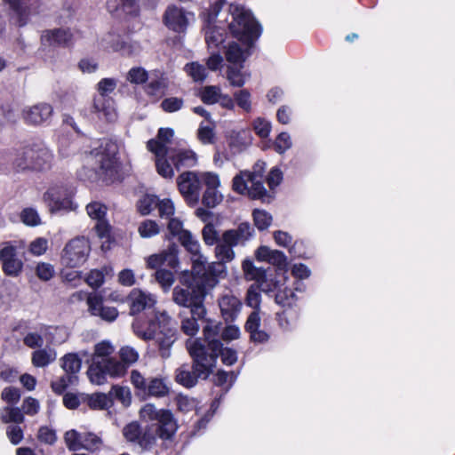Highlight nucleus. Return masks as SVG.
Segmentation results:
<instances>
[{
  "label": "nucleus",
  "instance_id": "864d4df0",
  "mask_svg": "<svg viewBox=\"0 0 455 455\" xmlns=\"http://www.w3.org/2000/svg\"><path fill=\"white\" fill-rule=\"evenodd\" d=\"M110 396L119 400L124 405L128 406L132 401L130 388L127 387L113 386L109 391Z\"/></svg>",
  "mask_w": 455,
  "mask_h": 455
},
{
  "label": "nucleus",
  "instance_id": "052dcab7",
  "mask_svg": "<svg viewBox=\"0 0 455 455\" xmlns=\"http://www.w3.org/2000/svg\"><path fill=\"white\" fill-rule=\"evenodd\" d=\"M88 215L98 220L105 219L107 213V207L100 202H92L86 206Z\"/></svg>",
  "mask_w": 455,
  "mask_h": 455
},
{
  "label": "nucleus",
  "instance_id": "603ef678",
  "mask_svg": "<svg viewBox=\"0 0 455 455\" xmlns=\"http://www.w3.org/2000/svg\"><path fill=\"white\" fill-rule=\"evenodd\" d=\"M227 79L229 84L235 87H242L245 84L244 75L241 72V68L230 66L227 70Z\"/></svg>",
  "mask_w": 455,
  "mask_h": 455
},
{
  "label": "nucleus",
  "instance_id": "20e7f679",
  "mask_svg": "<svg viewBox=\"0 0 455 455\" xmlns=\"http://www.w3.org/2000/svg\"><path fill=\"white\" fill-rule=\"evenodd\" d=\"M147 148L156 156L157 173L165 179L174 176L173 167L178 171L192 168L197 164V155L187 148H165L155 140H148Z\"/></svg>",
  "mask_w": 455,
  "mask_h": 455
},
{
  "label": "nucleus",
  "instance_id": "49530a36",
  "mask_svg": "<svg viewBox=\"0 0 455 455\" xmlns=\"http://www.w3.org/2000/svg\"><path fill=\"white\" fill-rule=\"evenodd\" d=\"M24 415L21 408L5 407L1 414V419L4 423L20 424L24 421Z\"/></svg>",
  "mask_w": 455,
  "mask_h": 455
},
{
  "label": "nucleus",
  "instance_id": "c03bdc74",
  "mask_svg": "<svg viewBox=\"0 0 455 455\" xmlns=\"http://www.w3.org/2000/svg\"><path fill=\"white\" fill-rule=\"evenodd\" d=\"M185 71L193 79L194 82L202 83L206 79L208 76L206 68L198 62L188 63L185 66Z\"/></svg>",
  "mask_w": 455,
  "mask_h": 455
},
{
  "label": "nucleus",
  "instance_id": "c756f323",
  "mask_svg": "<svg viewBox=\"0 0 455 455\" xmlns=\"http://www.w3.org/2000/svg\"><path fill=\"white\" fill-rule=\"evenodd\" d=\"M228 241L235 244L243 243L249 240L254 234V228L249 222H242L236 228L227 230L223 233Z\"/></svg>",
  "mask_w": 455,
  "mask_h": 455
},
{
  "label": "nucleus",
  "instance_id": "aec40b11",
  "mask_svg": "<svg viewBox=\"0 0 455 455\" xmlns=\"http://www.w3.org/2000/svg\"><path fill=\"white\" fill-rule=\"evenodd\" d=\"M0 260L2 261L3 270L7 275L17 276L22 270L23 263L18 258L14 246L6 245L0 249Z\"/></svg>",
  "mask_w": 455,
  "mask_h": 455
},
{
  "label": "nucleus",
  "instance_id": "680f3d73",
  "mask_svg": "<svg viewBox=\"0 0 455 455\" xmlns=\"http://www.w3.org/2000/svg\"><path fill=\"white\" fill-rule=\"evenodd\" d=\"M157 197L155 196L146 195L138 202V211L142 215H148L151 212L154 206H156Z\"/></svg>",
  "mask_w": 455,
  "mask_h": 455
},
{
  "label": "nucleus",
  "instance_id": "e2e57ef3",
  "mask_svg": "<svg viewBox=\"0 0 455 455\" xmlns=\"http://www.w3.org/2000/svg\"><path fill=\"white\" fill-rule=\"evenodd\" d=\"M202 235L204 243L207 245H213L220 242L219 233L217 232L215 227L212 223H207L203 230Z\"/></svg>",
  "mask_w": 455,
  "mask_h": 455
},
{
  "label": "nucleus",
  "instance_id": "f257e3e1",
  "mask_svg": "<svg viewBox=\"0 0 455 455\" xmlns=\"http://www.w3.org/2000/svg\"><path fill=\"white\" fill-rule=\"evenodd\" d=\"M140 416L143 420L154 423L144 429L136 421L124 426L123 435L127 442L138 444L143 451H149L156 445L157 438L172 441L179 425L170 410L157 409L154 404L147 403L140 409Z\"/></svg>",
  "mask_w": 455,
  "mask_h": 455
},
{
  "label": "nucleus",
  "instance_id": "0eeeda50",
  "mask_svg": "<svg viewBox=\"0 0 455 455\" xmlns=\"http://www.w3.org/2000/svg\"><path fill=\"white\" fill-rule=\"evenodd\" d=\"M232 20L228 28L232 35L245 46L251 47L261 33L260 25L255 20L250 11L239 5H230Z\"/></svg>",
  "mask_w": 455,
  "mask_h": 455
},
{
  "label": "nucleus",
  "instance_id": "bf43d9fd",
  "mask_svg": "<svg viewBox=\"0 0 455 455\" xmlns=\"http://www.w3.org/2000/svg\"><path fill=\"white\" fill-rule=\"evenodd\" d=\"M184 106V100L179 97H169L161 102V108L166 113H173L180 110Z\"/></svg>",
  "mask_w": 455,
  "mask_h": 455
},
{
  "label": "nucleus",
  "instance_id": "7ed1b4c3",
  "mask_svg": "<svg viewBox=\"0 0 455 455\" xmlns=\"http://www.w3.org/2000/svg\"><path fill=\"white\" fill-rule=\"evenodd\" d=\"M206 298L187 288L180 285L174 287L172 291V300L187 311L180 313L182 317L180 328L188 336H195L203 322L205 321L207 309L204 305Z\"/></svg>",
  "mask_w": 455,
  "mask_h": 455
},
{
  "label": "nucleus",
  "instance_id": "412c9836",
  "mask_svg": "<svg viewBox=\"0 0 455 455\" xmlns=\"http://www.w3.org/2000/svg\"><path fill=\"white\" fill-rule=\"evenodd\" d=\"M87 305L91 315L100 316L106 322H113L118 316L117 309L115 307L104 306L102 297L100 295L89 294Z\"/></svg>",
  "mask_w": 455,
  "mask_h": 455
},
{
  "label": "nucleus",
  "instance_id": "7c9ffc66",
  "mask_svg": "<svg viewBox=\"0 0 455 455\" xmlns=\"http://www.w3.org/2000/svg\"><path fill=\"white\" fill-rule=\"evenodd\" d=\"M249 47L246 46V49L242 48L237 43H231L227 47L225 52V56L227 61L240 67V68H243V62L249 55V52L247 51Z\"/></svg>",
  "mask_w": 455,
  "mask_h": 455
},
{
  "label": "nucleus",
  "instance_id": "79ce46f5",
  "mask_svg": "<svg viewBox=\"0 0 455 455\" xmlns=\"http://www.w3.org/2000/svg\"><path fill=\"white\" fill-rule=\"evenodd\" d=\"M155 279L160 284L164 291L167 292L175 282L174 274L172 270L159 268L155 272Z\"/></svg>",
  "mask_w": 455,
  "mask_h": 455
},
{
  "label": "nucleus",
  "instance_id": "8fccbe9b",
  "mask_svg": "<svg viewBox=\"0 0 455 455\" xmlns=\"http://www.w3.org/2000/svg\"><path fill=\"white\" fill-rule=\"evenodd\" d=\"M167 84L164 78H151L145 87V92L149 96L161 97L164 93Z\"/></svg>",
  "mask_w": 455,
  "mask_h": 455
},
{
  "label": "nucleus",
  "instance_id": "39448f33",
  "mask_svg": "<svg viewBox=\"0 0 455 455\" xmlns=\"http://www.w3.org/2000/svg\"><path fill=\"white\" fill-rule=\"evenodd\" d=\"M114 347L108 341H101L95 345L91 358L87 376L93 384L101 385L107 378L121 377L126 372V367L113 358Z\"/></svg>",
  "mask_w": 455,
  "mask_h": 455
},
{
  "label": "nucleus",
  "instance_id": "338daca9",
  "mask_svg": "<svg viewBox=\"0 0 455 455\" xmlns=\"http://www.w3.org/2000/svg\"><path fill=\"white\" fill-rule=\"evenodd\" d=\"M148 79V72L142 68H132L127 74V80L132 84H141Z\"/></svg>",
  "mask_w": 455,
  "mask_h": 455
},
{
  "label": "nucleus",
  "instance_id": "72a5a7b5",
  "mask_svg": "<svg viewBox=\"0 0 455 455\" xmlns=\"http://www.w3.org/2000/svg\"><path fill=\"white\" fill-rule=\"evenodd\" d=\"M212 343H218L219 344V349L217 351V355H216V357H215V363H217V358L220 355L221 356V360H222V363L226 365H232L234 364L235 363H236L237 361V355H236V351L232 349V348H223V346H222V343L220 340L219 339H213L212 341L205 344V342H203L201 340V344L204 346V347H207L208 348L210 347V346L212 344Z\"/></svg>",
  "mask_w": 455,
  "mask_h": 455
},
{
  "label": "nucleus",
  "instance_id": "6ab92c4d",
  "mask_svg": "<svg viewBox=\"0 0 455 455\" xmlns=\"http://www.w3.org/2000/svg\"><path fill=\"white\" fill-rule=\"evenodd\" d=\"M222 317L226 322H234L239 315L243 304L241 299L230 291L222 294L218 299Z\"/></svg>",
  "mask_w": 455,
  "mask_h": 455
},
{
  "label": "nucleus",
  "instance_id": "e433bc0d",
  "mask_svg": "<svg viewBox=\"0 0 455 455\" xmlns=\"http://www.w3.org/2000/svg\"><path fill=\"white\" fill-rule=\"evenodd\" d=\"M157 323L151 320L148 323V326L144 328L141 321L136 319L132 325V331L135 335L143 340H151L155 338V330Z\"/></svg>",
  "mask_w": 455,
  "mask_h": 455
},
{
  "label": "nucleus",
  "instance_id": "f704fd0d",
  "mask_svg": "<svg viewBox=\"0 0 455 455\" xmlns=\"http://www.w3.org/2000/svg\"><path fill=\"white\" fill-rule=\"evenodd\" d=\"M170 393V388L164 379L152 378L147 385V392L148 395L155 397H164Z\"/></svg>",
  "mask_w": 455,
  "mask_h": 455
},
{
  "label": "nucleus",
  "instance_id": "2f4dec72",
  "mask_svg": "<svg viewBox=\"0 0 455 455\" xmlns=\"http://www.w3.org/2000/svg\"><path fill=\"white\" fill-rule=\"evenodd\" d=\"M61 368L65 371V375L74 377V380L77 382V373L81 370L82 360L77 354L68 353L61 359Z\"/></svg>",
  "mask_w": 455,
  "mask_h": 455
},
{
  "label": "nucleus",
  "instance_id": "f8f14e48",
  "mask_svg": "<svg viewBox=\"0 0 455 455\" xmlns=\"http://www.w3.org/2000/svg\"><path fill=\"white\" fill-rule=\"evenodd\" d=\"M91 251L89 241L84 236L70 240L61 252V263L68 267H78L88 259Z\"/></svg>",
  "mask_w": 455,
  "mask_h": 455
},
{
  "label": "nucleus",
  "instance_id": "b1692460",
  "mask_svg": "<svg viewBox=\"0 0 455 455\" xmlns=\"http://www.w3.org/2000/svg\"><path fill=\"white\" fill-rule=\"evenodd\" d=\"M52 114V108L46 103H40L23 111L24 120L30 124H41L47 122Z\"/></svg>",
  "mask_w": 455,
  "mask_h": 455
},
{
  "label": "nucleus",
  "instance_id": "f03ea898",
  "mask_svg": "<svg viewBox=\"0 0 455 455\" xmlns=\"http://www.w3.org/2000/svg\"><path fill=\"white\" fill-rule=\"evenodd\" d=\"M192 364L183 363L175 370V380L187 388L194 387L199 379H206L214 371L215 357L219 349L218 343L210 347H204L200 339L187 342Z\"/></svg>",
  "mask_w": 455,
  "mask_h": 455
},
{
  "label": "nucleus",
  "instance_id": "a211bd4d",
  "mask_svg": "<svg viewBox=\"0 0 455 455\" xmlns=\"http://www.w3.org/2000/svg\"><path fill=\"white\" fill-rule=\"evenodd\" d=\"M51 212L72 210V191L65 188H52L44 196Z\"/></svg>",
  "mask_w": 455,
  "mask_h": 455
},
{
  "label": "nucleus",
  "instance_id": "bb28decb",
  "mask_svg": "<svg viewBox=\"0 0 455 455\" xmlns=\"http://www.w3.org/2000/svg\"><path fill=\"white\" fill-rule=\"evenodd\" d=\"M41 41L45 46H68L72 42V34L63 28L46 30L42 35Z\"/></svg>",
  "mask_w": 455,
  "mask_h": 455
},
{
  "label": "nucleus",
  "instance_id": "c9c22d12",
  "mask_svg": "<svg viewBox=\"0 0 455 455\" xmlns=\"http://www.w3.org/2000/svg\"><path fill=\"white\" fill-rule=\"evenodd\" d=\"M56 352L53 349H38L32 353V363L36 367H45L56 360Z\"/></svg>",
  "mask_w": 455,
  "mask_h": 455
},
{
  "label": "nucleus",
  "instance_id": "4be33fe9",
  "mask_svg": "<svg viewBox=\"0 0 455 455\" xmlns=\"http://www.w3.org/2000/svg\"><path fill=\"white\" fill-rule=\"evenodd\" d=\"M182 246L191 254L193 270L204 267L207 259L200 251V243L191 232H184L180 240Z\"/></svg>",
  "mask_w": 455,
  "mask_h": 455
},
{
  "label": "nucleus",
  "instance_id": "5701e85b",
  "mask_svg": "<svg viewBox=\"0 0 455 455\" xmlns=\"http://www.w3.org/2000/svg\"><path fill=\"white\" fill-rule=\"evenodd\" d=\"M130 302V314L136 315L145 310L146 308L152 307L156 299L153 295L146 293L140 289H132L128 296Z\"/></svg>",
  "mask_w": 455,
  "mask_h": 455
},
{
  "label": "nucleus",
  "instance_id": "c85d7f7f",
  "mask_svg": "<svg viewBox=\"0 0 455 455\" xmlns=\"http://www.w3.org/2000/svg\"><path fill=\"white\" fill-rule=\"evenodd\" d=\"M100 175L113 180L118 172L117 159L114 154L101 153L98 156Z\"/></svg>",
  "mask_w": 455,
  "mask_h": 455
},
{
  "label": "nucleus",
  "instance_id": "58836bf2",
  "mask_svg": "<svg viewBox=\"0 0 455 455\" xmlns=\"http://www.w3.org/2000/svg\"><path fill=\"white\" fill-rule=\"evenodd\" d=\"M221 90L216 85H207L203 87L199 92L201 100L207 105H212L220 100Z\"/></svg>",
  "mask_w": 455,
  "mask_h": 455
},
{
  "label": "nucleus",
  "instance_id": "a19ab883",
  "mask_svg": "<svg viewBox=\"0 0 455 455\" xmlns=\"http://www.w3.org/2000/svg\"><path fill=\"white\" fill-rule=\"evenodd\" d=\"M203 323H204V325L203 327V333H204V339H200L203 342H205V344L212 341L213 339H218L217 337L219 336L220 330H221L220 323H219L215 321L210 320L206 316H205V321L203 322Z\"/></svg>",
  "mask_w": 455,
  "mask_h": 455
},
{
  "label": "nucleus",
  "instance_id": "2eb2a0df",
  "mask_svg": "<svg viewBox=\"0 0 455 455\" xmlns=\"http://www.w3.org/2000/svg\"><path fill=\"white\" fill-rule=\"evenodd\" d=\"M10 4V20L18 27L28 24L32 14L37 12L38 0H4Z\"/></svg>",
  "mask_w": 455,
  "mask_h": 455
},
{
  "label": "nucleus",
  "instance_id": "ddd939ff",
  "mask_svg": "<svg viewBox=\"0 0 455 455\" xmlns=\"http://www.w3.org/2000/svg\"><path fill=\"white\" fill-rule=\"evenodd\" d=\"M202 173L188 171L182 172L177 178L179 191L191 206H195L199 201L200 189L202 183H204Z\"/></svg>",
  "mask_w": 455,
  "mask_h": 455
},
{
  "label": "nucleus",
  "instance_id": "473e14b6",
  "mask_svg": "<svg viewBox=\"0 0 455 455\" xmlns=\"http://www.w3.org/2000/svg\"><path fill=\"white\" fill-rule=\"evenodd\" d=\"M236 245L237 244L233 243L232 241L226 240L225 235L222 234L221 240L215 247V255L218 260L225 263L232 261L235 258L233 247Z\"/></svg>",
  "mask_w": 455,
  "mask_h": 455
},
{
  "label": "nucleus",
  "instance_id": "cd10ccee",
  "mask_svg": "<svg viewBox=\"0 0 455 455\" xmlns=\"http://www.w3.org/2000/svg\"><path fill=\"white\" fill-rule=\"evenodd\" d=\"M256 258L259 261H267L283 269L287 266V258L278 250H272L267 246H260L256 251Z\"/></svg>",
  "mask_w": 455,
  "mask_h": 455
},
{
  "label": "nucleus",
  "instance_id": "f3484780",
  "mask_svg": "<svg viewBox=\"0 0 455 455\" xmlns=\"http://www.w3.org/2000/svg\"><path fill=\"white\" fill-rule=\"evenodd\" d=\"M188 16H193V14L176 5H171L164 12V22L169 29L183 33L189 24Z\"/></svg>",
  "mask_w": 455,
  "mask_h": 455
},
{
  "label": "nucleus",
  "instance_id": "4468645a",
  "mask_svg": "<svg viewBox=\"0 0 455 455\" xmlns=\"http://www.w3.org/2000/svg\"><path fill=\"white\" fill-rule=\"evenodd\" d=\"M242 268L247 280L255 281L251 286H256L257 289H259L263 292H270L275 290L276 283L274 278L267 274L270 267L267 269L258 267L251 260L244 259L242 264Z\"/></svg>",
  "mask_w": 455,
  "mask_h": 455
},
{
  "label": "nucleus",
  "instance_id": "13d9d810",
  "mask_svg": "<svg viewBox=\"0 0 455 455\" xmlns=\"http://www.w3.org/2000/svg\"><path fill=\"white\" fill-rule=\"evenodd\" d=\"M176 403L178 410L185 413L196 410L198 405L196 399L182 395L177 396Z\"/></svg>",
  "mask_w": 455,
  "mask_h": 455
},
{
  "label": "nucleus",
  "instance_id": "a878e982",
  "mask_svg": "<svg viewBox=\"0 0 455 455\" xmlns=\"http://www.w3.org/2000/svg\"><path fill=\"white\" fill-rule=\"evenodd\" d=\"M260 316L257 310H253L248 316L244 328L250 333V339L255 343H265L269 339V334L259 329Z\"/></svg>",
  "mask_w": 455,
  "mask_h": 455
},
{
  "label": "nucleus",
  "instance_id": "dca6fc26",
  "mask_svg": "<svg viewBox=\"0 0 455 455\" xmlns=\"http://www.w3.org/2000/svg\"><path fill=\"white\" fill-rule=\"evenodd\" d=\"M202 179L206 186L202 196V204L207 208H214L223 199L222 195L218 191L220 184L219 176L213 172H203Z\"/></svg>",
  "mask_w": 455,
  "mask_h": 455
},
{
  "label": "nucleus",
  "instance_id": "de8ad7c7",
  "mask_svg": "<svg viewBox=\"0 0 455 455\" xmlns=\"http://www.w3.org/2000/svg\"><path fill=\"white\" fill-rule=\"evenodd\" d=\"M119 356L121 363H123L126 369L135 363L139 360L138 351L131 346H124L119 350Z\"/></svg>",
  "mask_w": 455,
  "mask_h": 455
},
{
  "label": "nucleus",
  "instance_id": "a18cd8bd",
  "mask_svg": "<svg viewBox=\"0 0 455 455\" xmlns=\"http://www.w3.org/2000/svg\"><path fill=\"white\" fill-rule=\"evenodd\" d=\"M108 8L110 12L123 9L126 13H134L137 11L136 0H108Z\"/></svg>",
  "mask_w": 455,
  "mask_h": 455
},
{
  "label": "nucleus",
  "instance_id": "5fc2aeb1",
  "mask_svg": "<svg viewBox=\"0 0 455 455\" xmlns=\"http://www.w3.org/2000/svg\"><path fill=\"white\" fill-rule=\"evenodd\" d=\"M260 290L256 286H250L246 292L245 303L248 307H252L259 313V306L261 302Z\"/></svg>",
  "mask_w": 455,
  "mask_h": 455
},
{
  "label": "nucleus",
  "instance_id": "1a4fd4ad",
  "mask_svg": "<svg viewBox=\"0 0 455 455\" xmlns=\"http://www.w3.org/2000/svg\"><path fill=\"white\" fill-rule=\"evenodd\" d=\"M52 160L51 151L41 144H35L18 150L12 162L17 172L44 171L49 169Z\"/></svg>",
  "mask_w": 455,
  "mask_h": 455
},
{
  "label": "nucleus",
  "instance_id": "423d86ee",
  "mask_svg": "<svg viewBox=\"0 0 455 455\" xmlns=\"http://www.w3.org/2000/svg\"><path fill=\"white\" fill-rule=\"evenodd\" d=\"M225 262L218 260L208 265L207 268L194 270L191 275H183L180 285L206 298L219 283V277L226 273Z\"/></svg>",
  "mask_w": 455,
  "mask_h": 455
},
{
  "label": "nucleus",
  "instance_id": "3c124183",
  "mask_svg": "<svg viewBox=\"0 0 455 455\" xmlns=\"http://www.w3.org/2000/svg\"><path fill=\"white\" fill-rule=\"evenodd\" d=\"M102 443L101 439L93 433H83L81 449H85L89 451L99 450Z\"/></svg>",
  "mask_w": 455,
  "mask_h": 455
},
{
  "label": "nucleus",
  "instance_id": "09e8293b",
  "mask_svg": "<svg viewBox=\"0 0 455 455\" xmlns=\"http://www.w3.org/2000/svg\"><path fill=\"white\" fill-rule=\"evenodd\" d=\"M138 232L141 237L149 238L158 235L160 228L155 220H146L140 224Z\"/></svg>",
  "mask_w": 455,
  "mask_h": 455
},
{
  "label": "nucleus",
  "instance_id": "37998d69",
  "mask_svg": "<svg viewBox=\"0 0 455 455\" xmlns=\"http://www.w3.org/2000/svg\"><path fill=\"white\" fill-rule=\"evenodd\" d=\"M178 251V245L175 243L169 245L166 250L161 251L163 266L175 269L179 265Z\"/></svg>",
  "mask_w": 455,
  "mask_h": 455
},
{
  "label": "nucleus",
  "instance_id": "6e6d98bb",
  "mask_svg": "<svg viewBox=\"0 0 455 455\" xmlns=\"http://www.w3.org/2000/svg\"><path fill=\"white\" fill-rule=\"evenodd\" d=\"M252 216L254 224L259 230L267 229L272 222V216L266 211L256 209L253 211Z\"/></svg>",
  "mask_w": 455,
  "mask_h": 455
},
{
  "label": "nucleus",
  "instance_id": "4c0bfd02",
  "mask_svg": "<svg viewBox=\"0 0 455 455\" xmlns=\"http://www.w3.org/2000/svg\"><path fill=\"white\" fill-rule=\"evenodd\" d=\"M87 404L93 410H106L112 406L113 399L109 394L96 393L88 396Z\"/></svg>",
  "mask_w": 455,
  "mask_h": 455
},
{
  "label": "nucleus",
  "instance_id": "9d476101",
  "mask_svg": "<svg viewBox=\"0 0 455 455\" xmlns=\"http://www.w3.org/2000/svg\"><path fill=\"white\" fill-rule=\"evenodd\" d=\"M116 80L114 78H103L97 84L100 95L93 100L92 112L107 122H114L116 119L113 100L106 98V95L116 89Z\"/></svg>",
  "mask_w": 455,
  "mask_h": 455
},
{
  "label": "nucleus",
  "instance_id": "69168bd1",
  "mask_svg": "<svg viewBox=\"0 0 455 455\" xmlns=\"http://www.w3.org/2000/svg\"><path fill=\"white\" fill-rule=\"evenodd\" d=\"M76 383V381L74 380V377H68L64 374L58 380L52 381L51 387L55 394L61 395L68 386Z\"/></svg>",
  "mask_w": 455,
  "mask_h": 455
},
{
  "label": "nucleus",
  "instance_id": "393cba45",
  "mask_svg": "<svg viewBox=\"0 0 455 455\" xmlns=\"http://www.w3.org/2000/svg\"><path fill=\"white\" fill-rule=\"evenodd\" d=\"M157 345L161 357L166 359L171 356V348L176 340V331L172 328H162L158 332L155 331L153 339Z\"/></svg>",
  "mask_w": 455,
  "mask_h": 455
},
{
  "label": "nucleus",
  "instance_id": "0e129e2a",
  "mask_svg": "<svg viewBox=\"0 0 455 455\" xmlns=\"http://www.w3.org/2000/svg\"><path fill=\"white\" fill-rule=\"evenodd\" d=\"M197 138L203 144H212L215 139L213 127L201 124L197 130Z\"/></svg>",
  "mask_w": 455,
  "mask_h": 455
},
{
  "label": "nucleus",
  "instance_id": "ea45409f",
  "mask_svg": "<svg viewBox=\"0 0 455 455\" xmlns=\"http://www.w3.org/2000/svg\"><path fill=\"white\" fill-rule=\"evenodd\" d=\"M275 302L283 307L291 308L296 306L298 297L291 289L284 288L275 294Z\"/></svg>",
  "mask_w": 455,
  "mask_h": 455
},
{
  "label": "nucleus",
  "instance_id": "9b49d317",
  "mask_svg": "<svg viewBox=\"0 0 455 455\" xmlns=\"http://www.w3.org/2000/svg\"><path fill=\"white\" fill-rule=\"evenodd\" d=\"M223 3L224 0H217L203 13L204 22L206 23L204 27L205 42L209 49L219 47L226 39L225 28L213 24L222 9Z\"/></svg>",
  "mask_w": 455,
  "mask_h": 455
},
{
  "label": "nucleus",
  "instance_id": "6e6552de",
  "mask_svg": "<svg viewBox=\"0 0 455 455\" xmlns=\"http://www.w3.org/2000/svg\"><path fill=\"white\" fill-rule=\"evenodd\" d=\"M260 168L259 172H241L233 179L232 188L234 191L247 195L251 199H259L262 202H270L272 196L263 185L264 162H257L255 169Z\"/></svg>",
  "mask_w": 455,
  "mask_h": 455
},
{
  "label": "nucleus",
  "instance_id": "774afa93",
  "mask_svg": "<svg viewBox=\"0 0 455 455\" xmlns=\"http://www.w3.org/2000/svg\"><path fill=\"white\" fill-rule=\"evenodd\" d=\"M292 143L291 136L287 132H281L275 141V150L279 154H283L291 148Z\"/></svg>",
  "mask_w": 455,
  "mask_h": 455
},
{
  "label": "nucleus",
  "instance_id": "4d7b16f0",
  "mask_svg": "<svg viewBox=\"0 0 455 455\" xmlns=\"http://www.w3.org/2000/svg\"><path fill=\"white\" fill-rule=\"evenodd\" d=\"M82 433L75 429L67 431L64 435L65 443L70 451H77L82 445Z\"/></svg>",
  "mask_w": 455,
  "mask_h": 455
}]
</instances>
